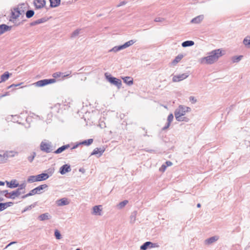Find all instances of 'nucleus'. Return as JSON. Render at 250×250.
Here are the masks:
<instances>
[{
	"label": "nucleus",
	"mask_w": 250,
	"mask_h": 250,
	"mask_svg": "<svg viewBox=\"0 0 250 250\" xmlns=\"http://www.w3.org/2000/svg\"><path fill=\"white\" fill-rule=\"evenodd\" d=\"M190 108L188 107L180 105L176 109L174 114L176 119L178 121H185L188 122L189 119L188 118L184 117L186 113L189 112Z\"/></svg>",
	"instance_id": "f257e3e1"
},
{
	"label": "nucleus",
	"mask_w": 250,
	"mask_h": 250,
	"mask_svg": "<svg viewBox=\"0 0 250 250\" xmlns=\"http://www.w3.org/2000/svg\"><path fill=\"white\" fill-rule=\"evenodd\" d=\"M216 62H217V60L211 52L209 53L208 56L204 57L201 60V63L202 64H212Z\"/></svg>",
	"instance_id": "f03ea898"
},
{
	"label": "nucleus",
	"mask_w": 250,
	"mask_h": 250,
	"mask_svg": "<svg viewBox=\"0 0 250 250\" xmlns=\"http://www.w3.org/2000/svg\"><path fill=\"white\" fill-rule=\"evenodd\" d=\"M55 82L56 80L55 79H44L37 82L34 83V84L38 87H42L50 83H54Z\"/></svg>",
	"instance_id": "7ed1b4c3"
},
{
	"label": "nucleus",
	"mask_w": 250,
	"mask_h": 250,
	"mask_svg": "<svg viewBox=\"0 0 250 250\" xmlns=\"http://www.w3.org/2000/svg\"><path fill=\"white\" fill-rule=\"evenodd\" d=\"M21 186H22L23 187H21V189L24 188L25 187V186L24 185H21ZM20 188H18L16 191H13L11 192L8 193L7 191L5 190L3 192L5 193V196L7 197L11 198L14 199L16 197H18L20 194L21 192H20Z\"/></svg>",
	"instance_id": "20e7f679"
},
{
	"label": "nucleus",
	"mask_w": 250,
	"mask_h": 250,
	"mask_svg": "<svg viewBox=\"0 0 250 250\" xmlns=\"http://www.w3.org/2000/svg\"><path fill=\"white\" fill-rule=\"evenodd\" d=\"M40 148L41 150L46 153H49L52 151L51 146L50 144L45 141H42L41 142L40 145Z\"/></svg>",
	"instance_id": "39448f33"
},
{
	"label": "nucleus",
	"mask_w": 250,
	"mask_h": 250,
	"mask_svg": "<svg viewBox=\"0 0 250 250\" xmlns=\"http://www.w3.org/2000/svg\"><path fill=\"white\" fill-rule=\"evenodd\" d=\"M211 53L217 61L220 57L225 54V51L222 49H218L212 51Z\"/></svg>",
	"instance_id": "423d86ee"
},
{
	"label": "nucleus",
	"mask_w": 250,
	"mask_h": 250,
	"mask_svg": "<svg viewBox=\"0 0 250 250\" xmlns=\"http://www.w3.org/2000/svg\"><path fill=\"white\" fill-rule=\"evenodd\" d=\"M188 77L186 74H182L174 76L172 78V81L174 82H179L181 81Z\"/></svg>",
	"instance_id": "0eeeda50"
},
{
	"label": "nucleus",
	"mask_w": 250,
	"mask_h": 250,
	"mask_svg": "<svg viewBox=\"0 0 250 250\" xmlns=\"http://www.w3.org/2000/svg\"><path fill=\"white\" fill-rule=\"evenodd\" d=\"M108 81L116 85L118 87H120L122 85L121 81L114 77H110L108 78Z\"/></svg>",
	"instance_id": "6e6552de"
},
{
	"label": "nucleus",
	"mask_w": 250,
	"mask_h": 250,
	"mask_svg": "<svg viewBox=\"0 0 250 250\" xmlns=\"http://www.w3.org/2000/svg\"><path fill=\"white\" fill-rule=\"evenodd\" d=\"M157 246L155 244H153L151 242H146L141 247V249L142 250H146L148 248H153Z\"/></svg>",
	"instance_id": "1a4fd4ad"
},
{
	"label": "nucleus",
	"mask_w": 250,
	"mask_h": 250,
	"mask_svg": "<svg viewBox=\"0 0 250 250\" xmlns=\"http://www.w3.org/2000/svg\"><path fill=\"white\" fill-rule=\"evenodd\" d=\"M6 185L10 188H15L18 186L19 183L16 180H12L10 182L6 181Z\"/></svg>",
	"instance_id": "9d476101"
},
{
	"label": "nucleus",
	"mask_w": 250,
	"mask_h": 250,
	"mask_svg": "<svg viewBox=\"0 0 250 250\" xmlns=\"http://www.w3.org/2000/svg\"><path fill=\"white\" fill-rule=\"evenodd\" d=\"M34 3L37 8H41L43 7L45 4L44 0H35Z\"/></svg>",
	"instance_id": "9b49d317"
},
{
	"label": "nucleus",
	"mask_w": 250,
	"mask_h": 250,
	"mask_svg": "<svg viewBox=\"0 0 250 250\" xmlns=\"http://www.w3.org/2000/svg\"><path fill=\"white\" fill-rule=\"evenodd\" d=\"M102 210V206H96L93 208V213L95 215H101Z\"/></svg>",
	"instance_id": "f8f14e48"
},
{
	"label": "nucleus",
	"mask_w": 250,
	"mask_h": 250,
	"mask_svg": "<svg viewBox=\"0 0 250 250\" xmlns=\"http://www.w3.org/2000/svg\"><path fill=\"white\" fill-rule=\"evenodd\" d=\"M71 170L70 167L67 165H64L62 166L60 168V173L62 174H64Z\"/></svg>",
	"instance_id": "ddd939ff"
},
{
	"label": "nucleus",
	"mask_w": 250,
	"mask_h": 250,
	"mask_svg": "<svg viewBox=\"0 0 250 250\" xmlns=\"http://www.w3.org/2000/svg\"><path fill=\"white\" fill-rule=\"evenodd\" d=\"M56 203L58 206H62L68 205L69 204V202L67 199L63 198L61 199L57 200L56 201Z\"/></svg>",
	"instance_id": "4468645a"
},
{
	"label": "nucleus",
	"mask_w": 250,
	"mask_h": 250,
	"mask_svg": "<svg viewBox=\"0 0 250 250\" xmlns=\"http://www.w3.org/2000/svg\"><path fill=\"white\" fill-rule=\"evenodd\" d=\"M36 176L38 182L45 180L49 177L48 175L46 173H42Z\"/></svg>",
	"instance_id": "2eb2a0df"
},
{
	"label": "nucleus",
	"mask_w": 250,
	"mask_h": 250,
	"mask_svg": "<svg viewBox=\"0 0 250 250\" xmlns=\"http://www.w3.org/2000/svg\"><path fill=\"white\" fill-rule=\"evenodd\" d=\"M204 19V16L202 15L197 16L196 17L193 19L191 22L194 23H199L203 21Z\"/></svg>",
	"instance_id": "dca6fc26"
},
{
	"label": "nucleus",
	"mask_w": 250,
	"mask_h": 250,
	"mask_svg": "<svg viewBox=\"0 0 250 250\" xmlns=\"http://www.w3.org/2000/svg\"><path fill=\"white\" fill-rule=\"evenodd\" d=\"M124 82L129 85H131L133 83V79L131 77H125L122 78Z\"/></svg>",
	"instance_id": "f3484780"
},
{
	"label": "nucleus",
	"mask_w": 250,
	"mask_h": 250,
	"mask_svg": "<svg viewBox=\"0 0 250 250\" xmlns=\"http://www.w3.org/2000/svg\"><path fill=\"white\" fill-rule=\"evenodd\" d=\"M184 56L182 54H179L176 56L175 59L171 63L173 65H176L177 63L180 62L183 59Z\"/></svg>",
	"instance_id": "a211bd4d"
},
{
	"label": "nucleus",
	"mask_w": 250,
	"mask_h": 250,
	"mask_svg": "<svg viewBox=\"0 0 250 250\" xmlns=\"http://www.w3.org/2000/svg\"><path fill=\"white\" fill-rule=\"evenodd\" d=\"M4 153L6 159L9 157H14L18 154V152L15 151H7Z\"/></svg>",
	"instance_id": "6ab92c4d"
},
{
	"label": "nucleus",
	"mask_w": 250,
	"mask_h": 250,
	"mask_svg": "<svg viewBox=\"0 0 250 250\" xmlns=\"http://www.w3.org/2000/svg\"><path fill=\"white\" fill-rule=\"evenodd\" d=\"M134 42H135L133 41V40H130V41L125 42L123 45L120 46L119 47V49H121L126 48V47L132 45Z\"/></svg>",
	"instance_id": "aec40b11"
},
{
	"label": "nucleus",
	"mask_w": 250,
	"mask_h": 250,
	"mask_svg": "<svg viewBox=\"0 0 250 250\" xmlns=\"http://www.w3.org/2000/svg\"><path fill=\"white\" fill-rule=\"evenodd\" d=\"M70 146L69 145H64L63 146L60 147H59L58 149H57L54 152L57 154L60 153L62 152L63 151L65 150L66 149L69 148Z\"/></svg>",
	"instance_id": "412c9836"
},
{
	"label": "nucleus",
	"mask_w": 250,
	"mask_h": 250,
	"mask_svg": "<svg viewBox=\"0 0 250 250\" xmlns=\"http://www.w3.org/2000/svg\"><path fill=\"white\" fill-rule=\"evenodd\" d=\"M9 76H10V74L8 72H5L3 74H2L1 77H0V79H1V81L0 82H5V81H6L8 79V78H9Z\"/></svg>",
	"instance_id": "4be33fe9"
},
{
	"label": "nucleus",
	"mask_w": 250,
	"mask_h": 250,
	"mask_svg": "<svg viewBox=\"0 0 250 250\" xmlns=\"http://www.w3.org/2000/svg\"><path fill=\"white\" fill-rule=\"evenodd\" d=\"M104 151V149H102L101 148H96L94 149L93 152L92 153V155L99 154V155L101 156L103 153Z\"/></svg>",
	"instance_id": "5701e85b"
},
{
	"label": "nucleus",
	"mask_w": 250,
	"mask_h": 250,
	"mask_svg": "<svg viewBox=\"0 0 250 250\" xmlns=\"http://www.w3.org/2000/svg\"><path fill=\"white\" fill-rule=\"evenodd\" d=\"M218 239V237L215 236L212 237L209 239H208L207 240H206V242L208 244H210L215 242Z\"/></svg>",
	"instance_id": "b1692460"
},
{
	"label": "nucleus",
	"mask_w": 250,
	"mask_h": 250,
	"mask_svg": "<svg viewBox=\"0 0 250 250\" xmlns=\"http://www.w3.org/2000/svg\"><path fill=\"white\" fill-rule=\"evenodd\" d=\"M194 42H193L192 41H187L183 42L182 43V45L183 47H185L192 46L194 44Z\"/></svg>",
	"instance_id": "393cba45"
},
{
	"label": "nucleus",
	"mask_w": 250,
	"mask_h": 250,
	"mask_svg": "<svg viewBox=\"0 0 250 250\" xmlns=\"http://www.w3.org/2000/svg\"><path fill=\"white\" fill-rule=\"evenodd\" d=\"M47 186L45 184L41 185L36 188H35V190L37 191V194L40 193V191L44 189L45 188H47Z\"/></svg>",
	"instance_id": "a878e982"
},
{
	"label": "nucleus",
	"mask_w": 250,
	"mask_h": 250,
	"mask_svg": "<svg viewBox=\"0 0 250 250\" xmlns=\"http://www.w3.org/2000/svg\"><path fill=\"white\" fill-rule=\"evenodd\" d=\"M50 6L51 7H56L60 3V0H50Z\"/></svg>",
	"instance_id": "bb28decb"
},
{
	"label": "nucleus",
	"mask_w": 250,
	"mask_h": 250,
	"mask_svg": "<svg viewBox=\"0 0 250 250\" xmlns=\"http://www.w3.org/2000/svg\"><path fill=\"white\" fill-rule=\"evenodd\" d=\"M6 159L4 152L0 151V164L4 162Z\"/></svg>",
	"instance_id": "cd10ccee"
},
{
	"label": "nucleus",
	"mask_w": 250,
	"mask_h": 250,
	"mask_svg": "<svg viewBox=\"0 0 250 250\" xmlns=\"http://www.w3.org/2000/svg\"><path fill=\"white\" fill-rule=\"evenodd\" d=\"M27 181L29 183H33L35 182H38L37 176H30L28 177L27 179Z\"/></svg>",
	"instance_id": "c85d7f7f"
},
{
	"label": "nucleus",
	"mask_w": 250,
	"mask_h": 250,
	"mask_svg": "<svg viewBox=\"0 0 250 250\" xmlns=\"http://www.w3.org/2000/svg\"><path fill=\"white\" fill-rule=\"evenodd\" d=\"M20 13L18 10H14L12 12V17L13 19H17L20 16Z\"/></svg>",
	"instance_id": "c756f323"
},
{
	"label": "nucleus",
	"mask_w": 250,
	"mask_h": 250,
	"mask_svg": "<svg viewBox=\"0 0 250 250\" xmlns=\"http://www.w3.org/2000/svg\"><path fill=\"white\" fill-rule=\"evenodd\" d=\"M8 26L6 25H1L0 26V34H2L8 29Z\"/></svg>",
	"instance_id": "7c9ffc66"
},
{
	"label": "nucleus",
	"mask_w": 250,
	"mask_h": 250,
	"mask_svg": "<svg viewBox=\"0 0 250 250\" xmlns=\"http://www.w3.org/2000/svg\"><path fill=\"white\" fill-rule=\"evenodd\" d=\"M93 142V140L92 139H89L87 140H85L81 143V144L89 146L91 145Z\"/></svg>",
	"instance_id": "2f4dec72"
},
{
	"label": "nucleus",
	"mask_w": 250,
	"mask_h": 250,
	"mask_svg": "<svg viewBox=\"0 0 250 250\" xmlns=\"http://www.w3.org/2000/svg\"><path fill=\"white\" fill-rule=\"evenodd\" d=\"M48 216L49 215L48 213L42 214L39 216V218L40 220L43 221L48 219Z\"/></svg>",
	"instance_id": "473e14b6"
},
{
	"label": "nucleus",
	"mask_w": 250,
	"mask_h": 250,
	"mask_svg": "<svg viewBox=\"0 0 250 250\" xmlns=\"http://www.w3.org/2000/svg\"><path fill=\"white\" fill-rule=\"evenodd\" d=\"M68 75H69V74L66 75V76H68ZM52 76L54 78H57L62 76V73L61 72H58L54 73ZM65 76H66V75L63 76V77H65Z\"/></svg>",
	"instance_id": "72a5a7b5"
},
{
	"label": "nucleus",
	"mask_w": 250,
	"mask_h": 250,
	"mask_svg": "<svg viewBox=\"0 0 250 250\" xmlns=\"http://www.w3.org/2000/svg\"><path fill=\"white\" fill-rule=\"evenodd\" d=\"M36 153L35 152H33L31 153L30 155L28 157V160L30 162H32L35 157L36 156Z\"/></svg>",
	"instance_id": "f704fd0d"
},
{
	"label": "nucleus",
	"mask_w": 250,
	"mask_h": 250,
	"mask_svg": "<svg viewBox=\"0 0 250 250\" xmlns=\"http://www.w3.org/2000/svg\"><path fill=\"white\" fill-rule=\"evenodd\" d=\"M127 203H128L127 200H125V201L120 203L119 204V205H118V206L120 208H124L127 204Z\"/></svg>",
	"instance_id": "c9c22d12"
},
{
	"label": "nucleus",
	"mask_w": 250,
	"mask_h": 250,
	"mask_svg": "<svg viewBox=\"0 0 250 250\" xmlns=\"http://www.w3.org/2000/svg\"><path fill=\"white\" fill-rule=\"evenodd\" d=\"M173 114H170L168 115V117H167L168 124H167V127H168V126L170 124V123L172 122V121L173 120Z\"/></svg>",
	"instance_id": "e433bc0d"
},
{
	"label": "nucleus",
	"mask_w": 250,
	"mask_h": 250,
	"mask_svg": "<svg viewBox=\"0 0 250 250\" xmlns=\"http://www.w3.org/2000/svg\"><path fill=\"white\" fill-rule=\"evenodd\" d=\"M34 12L32 10H28L26 12V16L28 18L32 17L34 15Z\"/></svg>",
	"instance_id": "4c0bfd02"
},
{
	"label": "nucleus",
	"mask_w": 250,
	"mask_h": 250,
	"mask_svg": "<svg viewBox=\"0 0 250 250\" xmlns=\"http://www.w3.org/2000/svg\"><path fill=\"white\" fill-rule=\"evenodd\" d=\"M243 58V56L240 55L238 57H234L232 58V61L234 62H239L242 58Z\"/></svg>",
	"instance_id": "58836bf2"
},
{
	"label": "nucleus",
	"mask_w": 250,
	"mask_h": 250,
	"mask_svg": "<svg viewBox=\"0 0 250 250\" xmlns=\"http://www.w3.org/2000/svg\"><path fill=\"white\" fill-rule=\"evenodd\" d=\"M244 44L248 46L250 45V37L245 38L243 41Z\"/></svg>",
	"instance_id": "ea45409f"
},
{
	"label": "nucleus",
	"mask_w": 250,
	"mask_h": 250,
	"mask_svg": "<svg viewBox=\"0 0 250 250\" xmlns=\"http://www.w3.org/2000/svg\"><path fill=\"white\" fill-rule=\"evenodd\" d=\"M55 236L57 239H60L61 238V235L57 229L55 231Z\"/></svg>",
	"instance_id": "a19ab883"
},
{
	"label": "nucleus",
	"mask_w": 250,
	"mask_h": 250,
	"mask_svg": "<svg viewBox=\"0 0 250 250\" xmlns=\"http://www.w3.org/2000/svg\"><path fill=\"white\" fill-rule=\"evenodd\" d=\"M37 194V191L35 190V188L31 190L30 191V192L28 193L27 194H26L25 197H27V196H31V195H35Z\"/></svg>",
	"instance_id": "79ce46f5"
},
{
	"label": "nucleus",
	"mask_w": 250,
	"mask_h": 250,
	"mask_svg": "<svg viewBox=\"0 0 250 250\" xmlns=\"http://www.w3.org/2000/svg\"><path fill=\"white\" fill-rule=\"evenodd\" d=\"M7 206V203H0V211L6 208Z\"/></svg>",
	"instance_id": "37998d69"
},
{
	"label": "nucleus",
	"mask_w": 250,
	"mask_h": 250,
	"mask_svg": "<svg viewBox=\"0 0 250 250\" xmlns=\"http://www.w3.org/2000/svg\"><path fill=\"white\" fill-rule=\"evenodd\" d=\"M167 167L165 165H163L160 168V170L162 172H164L166 170Z\"/></svg>",
	"instance_id": "c03bdc74"
},
{
	"label": "nucleus",
	"mask_w": 250,
	"mask_h": 250,
	"mask_svg": "<svg viewBox=\"0 0 250 250\" xmlns=\"http://www.w3.org/2000/svg\"><path fill=\"white\" fill-rule=\"evenodd\" d=\"M189 100L192 104H194L196 102V100L193 97H190L189 98Z\"/></svg>",
	"instance_id": "a18cd8bd"
},
{
	"label": "nucleus",
	"mask_w": 250,
	"mask_h": 250,
	"mask_svg": "<svg viewBox=\"0 0 250 250\" xmlns=\"http://www.w3.org/2000/svg\"><path fill=\"white\" fill-rule=\"evenodd\" d=\"M166 166L167 167L171 166L172 165V163L170 161H167L166 162Z\"/></svg>",
	"instance_id": "49530a36"
},
{
	"label": "nucleus",
	"mask_w": 250,
	"mask_h": 250,
	"mask_svg": "<svg viewBox=\"0 0 250 250\" xmlns=\"http://www.w3.org/2000/svg\"><path fill=\"white\" fill-rule=\"evenodd\" d=\"M79 34V31H75L74 33H73V35L74 36H75V35H77Z\"/></svg>",
	"instance_id": "de8ad7c7"
},
{
	"label": "nucleus",
	"mask_w": 250,
	"mask_h": 250,
	"mask_svg": "<svg viewBox=\"0 0 250 250\" xmlns=\"http://www.w3.org/2000/svg\"><path fill=\"white\" fill-rule=\"evenodd\" d=\"M20 84H12L10 86V87H13V86H18L19 85H20Z\"/></svg>",
	"instance_id": "09e8293b"
},
{
	"label": "nucleus",
	"mask_w": 250,
	"mask_h": 250,
	"mask_svg": "<svg viewBox=\"0 0 250 250\" xmlns=\"http://www.w3.org/2000/svg\"><path fill=\"white\" fill-rule=\"evenodd\" d=\"M4 183L3 182L0 181V186H4Z\"/></svg>",
	"instance_id": "8fccbe9b"
},
{
	"label": "nucleus",
	"mask_w": 250,
	"mask_h": 250,
	"mask_svg": "<svg viewBox=\"0 0 250 250\" xmlns=\"http://www.w3.org/2000/svg\"><path fill=\"white\" fill-rule=\"evenodd\" d=\"M197 207L198 208H200L201 207V205L200 204H198L197 205Z\"/></svg>",
	"instance_id": "3c124183"
},
{
	"label": "nucleus",
	"mask_w": 250,
	"mask_h": 250,
	"mask_svg": "<svg viewBox=\"0 0 250 250\" xmlns=\"http://www.w3.org/2000/svg\"><path fill=\"white\" fill-rule=\"evenodd\" d=\"M15 243V242H11V243H10L8 245V246H9L11 245V244H13V243Z\"/></svg>",
	"instance_id": "603ef678"
},
{
	"label": "nucleus",
	"mask_w": 250,
	"mask_h": 250,
	"mask_svg": "<svg viewBox=\"0 0 250 250\" xmlns=\"http://www.w3.org/2000/svg\"><path fill=\"white\" fill-rule=\"evenodd\" d=\"M5 96H6V95H3L1 96V97H4Z\"/></svg>",
	"instance_id": "864d4df0"
},
{
	"label": "nucleus",
	"mask_w": 250,
	"mask_h": 250,
	"mask_svg": "<svg viewBox=\"0 0 250 250\" xmlns=\"http://www.w3.org/2000/svg\"><path fill=\"white\" fill-rule=\"evenodd\" d=\"M76 146H74V147H73V148H76Z\"/></svg>",
	"instance_id": "5fc2aeb1"
},
{
	"label": "nucleus",
	"mask_w": 250,
	"mask_h": 250,
	"mask_svg": "<svg viewBox=\"0 0 250 250\" xmlns=\"http://www.w3.org/2000/svg\"><path fill=\"white\" fill-rule=\"evenodd\" d=\"M76 250H81L78 249H76Z\"/></svg>",
	"instance_id": "6e6d98bb"
},
{
	"label": "nucleus",
	"mask_w": 250,
	"mask_h": 250,
	"mask_svg": "<svg viewBox=\"0 0 250 250\" xmlns=\"http://www.w3.org/2000/svg\"><path fill=\"white\" fill-rule=\"evenodd\" d=\"M1 83V82H0V83Z\"/></svg>",
	"instance_id": "4d7b16f0"
}]
</instances>
